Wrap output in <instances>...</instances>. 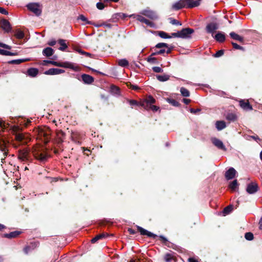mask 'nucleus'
<instances>
[{"mask_svg":"<svg viewBox=\"0 0 262 262\" xmlns=\"http://www.w3.org/2000/svg\"><path fill=\"white\" fill-rule=\"evenodd\" d=\"M158 35L163 38H170L172 37V35L169 36L166 33L163 31H159L158 32Z\"/></svg>","mask_w":262,"mask_h":262,"instance_id":"35","label":"nucleus"},{"mask_svg":"<svg viewBox=\"0 0 262 262\" xmlns=\"http://www.w3.org/2000/svg\"><path fill=\"white\" fill-rule=\"evenodd\" d=\"M250 138H252L256 141L257 140H260V139L258 138L257 136H249Z\"/></svg>","mask_w":262,"mask_h":262,"instance_id":"56","label":"nucleus"},{"mask_svg":"<svg viewBox=\"0 0 262 262\" xmlns=\"http://www.w3.org/2000/svg\"><path fill=\"white\" fill-rule=\"evenodd\" d=\"M232 209V207L231 206H228L224 208L223 213L225 214H229L231 211Z\"/></svg>","mask_w":262,"mask_h":262,"instance_id":"41","label":"nucleus"},{"mask_svg":"<svg viewBox=\"0 0 262 262\" xmlns=\"http://www.w3.org/2000/svg\"><path fill=\"white\" fill-rule=\"evenodd\" d=\"M186 4V7L187 8H193L196 7L200 5V1L195 0H183Z\"/></svg>","mask_w":262,"mask_h":262,"instance_id":"12","label":"nucleus"},{"mask_svg":"<svg viewBox=\"0 0 262 262\" xmlns=\"http://www.w3.org/2000/svg\"><path fill=\"white\" fill-rule=\"evenodd\" d=\"M165 52V50H164V49H161L160 50V51H158V52H156L155 53H153L152 54H151V56L152 55H159V54H163Z\"/></svg>","mask_w":262,"mask_h":262,"instance_id":"51","label":"nucleus"},{"mask_svg":"<svg viewBox=\"0 0 262 262\" xmlns=\"http://www.w3.org/2000/svg\"><path fill=\"white\" fill-rule=\"evenodd\" d=\"M27 8L37 15H40L41 13V6L38 3L29 4L27 5Z\"/></svg>","mask_w":262,"mask_h":262,"instance_id":"5","label":"nucleus"},{"mask_svg":"<svg viewBox=\"0 0 262 262\" xmlns=\"http://www.w3.org/2000/svg\"><path fill=\"white\" fill-rule=\"evenodd\" d=\"M226 119L231 121H234L236 120L237 117L235 114L230 113L227 115Z\"/></svg>","mask_w":262,"mask_h":262,"instance_id":"34","label":"nucleus"},{"mask_svg":"<svg viewBox=\"0 0 262 262\" xmlns=\"http://www.w3.org/2000/svg\"><path fill=\"white\" fill-rule=\"evenodd\" d=\"M15 35L16 38L18 39H21L24 37V33L21 31L18 30L16 31Z\"/></svg>","mask_w":262,"mask_h":262,"instance_id":"39","label":"nucleus"},{"mask_svg":"<svg viewBox=\"0 0 262 262\" xmlns=\"http://www.w3.org/2000/svg\"><path fill=\"white\" fill-rule=\"evenodd\" d=\"M81 77L82 80L85 83L90 84L94 81V78L90 75L83 74Z\"/></svg>","mask_w":262,"mask_h":262,"instance_id":"20","label":"nucleus"},{"mask_svg":"<svg viewBox=\"0 0 262 262\" xmlns=\"http://www.w3.org/2000/svg\"><path fill=\"white\" fill-rule=\"evenodd\" d=\"M1 27L6 32L10 31L11 28L9 22L6 19H2L0 22Z\"/></svg>","mask_w":262,"mask_h":262,"instance_id":"10","label":"nucleus"},{"mask_svg":"<svg viewBox=\"0 0 262 262\" xmlns=\"http://www.w3.org/2000/svg\"><path fill=\"white\" fill-rule=\"evenodd\" d=\"M129 17H133L134 18H136L138 20L144 23L147 25L151 26V23L148 20L146 19L141 15L132 14L130 15Z\"/></svg>","mask_w":262,"mask_h":262,"instance_id":"16","label":"nucleus"},{"mask_svg":"<svg viewBox=\"0 0 262 262\" xmlns=\"http://www.w3.org/2000/svg\"><path fill=\"white\" fill-rule=\"evenodd\" d=\"M186 7V4L183 0H180L176 2L172 6V8L174 10H178Z\"/></svg>","mask_w":262,"mask_h":262,"instance_id":"15","label":"nucleus"},{"mask_svg":"<svg viewBox=\"0 0 262 262\" xmlns=\"http://www.w3.org/2000/svg\"><path fill=\"white\" fill-rule=\"evenodd\" d=\"M20 232L18 231H14L10 233L9 234H7L6 235V236L8 238H12L16 237L17 235L19 234Z\"/></svg>","mask_w":262,"mask_h":262,"instance_id":"36","label":"nucleus"},{"mask_svg":"<svg viewBox=\"0 0 262 262\" xmlns=\"http://www.w3.org/2000/svg\"><path fill=\"white\" fill-rule=\"evenodd\" d=\"M217 29V25L213 23L209 24L206 27L207 31L209 33H212Z\"/></svg>","mask_w":262,"mask_h":262,"instance_id":"23","label":"nucleus"},{"mask_svg":"<svg viewBox=\"0 0 262 262\" xmlns=\"http://www.w3.org/2000/svg\"><path fill=\"white\" fill-rule=\"evenodd\" d=\"M97 8L99 10H102L104 8V5L102 3H98L96 5Z\"/></svg>","mask_w":262,"mask_h":262,"instance_id":"50","label":"nucleus"},{"mask_svg":"<svg viewBox=\"0 0 262 262\" xmlns=\"http://www.w3.org/2000/svg\"><path fill=\"white\" fill-rule=\"evenodd\" d=\"M127 85L128 86H129L130 88H132L133 90H137L139 89V88L138 86L135 85H132L130 83L129 84V85L127 84Z\"/></svg>","mask_w":262,"mask_h":262,"instance_id":"54","label":"nucleus"},{"mask_svg":"<svg viewBox=\"0 0 262 262\" xmlns=\"http://www.w3.org/2000/svg\"><path fill=\"white\" fill-rule=\"evenodd\" d=\"M51 64L54 66H57L59 67H62L64 68H69L75 71H79L78 66L75 65L73 63L70 62H58L57 61H51V60H43V65H47V64Z\"/></svg>","mask_w":262,"mask_h":262,"instance_id":"1","label":"nucleus"},{"mask_svg":"<svg viewBox=\"0 0 262 262\" xmlns=\"http://www.w3.org/2000/svg\"><path fill=\"white\" fill-rule=\"evenodd\" d=\"M212 142L213 144L220 149H221L224 151L226 150V148L224 146L222 141L216 138L212 139Z\"/></svg>","mask_w":262,"mask_h":262,"instance_id":"13","label":"nucleus"},{"mask_svg":"<svg viewBox=\"0 0 262 262\" xmlns=\"http://www.w3.org/2000/svg\"><path fill=\"white\" fill-rule=\"evenodd\" d=\"M156 77L159 81L161 82L166 81L169 79V76L166 74L162 75H157Z\"/></svg>","mask_w":262,"mask_h":262,"instance_id":"29","label":"nucleus"},{"mask_svg":"<svg viewBox=\"0 0 262 262\" xmlns=\"http://www.w3.org/2000/svg\"><path fill=\"white\" fill-rule=\"evenodd\" d=\"M230 35L232 38L234 40H238L239 42H243L244 41V38L243 37L239 36L237 34H236L234 32H231L230 33Z\"/></svg>","mask_w":262,"mask_h":262,"instance_id":"26","label":"nucleus"},{"mask_svg":"<svg viewBox=\"0 0 262 262\" xmlns=\"http://www.w3.org/2000/svg\"><path fill=\"white\" fill-rule=\"evenodd\" d=\"M215 126L219 130H221L225 128L226 126V123L224 121H217L216 122Z\"/></svg>","mask_w":262,"mask_h":262,"instance_id":"25","label":"nucleus"},{"mask_svg":"<svg viewBox=\"0 0 262 262\" xmlns=\"http://www.w3.org/2000/svg\"><path fill=\"white\" fill-rule=\"evenodd\" d=\"M0 150L3 151L4 158L7 155L8 150L6 148V143L0 135Z\"/></svg>","mask_w":262,"mask_h":262,"instance_id":"14","label":"nucleus"},{"mask_svg":"<svg viewBox=\"0 0 262 262\" xmlns=\"http://www.w3.org/2000/svg\"><path fill=\"white\" fill-rule=\"evenodd\" d=\"M194 32V30L190 28H185L176 33L171 34L173 37H179L182 38H187L190 37L191 35Z\"/></svg>","mask_w":262,"mask_h":262,"instance_id":"3","label":"nucleus"},{"mask_svg":"<svg viewBox=\"0 0 262 262\" xmlns=\"http://www.w3.org/2000/svg\"><path fill=\"white\" fill-rule=\"evenodd\" d=\"M128 231L131 234H134L136 233V231L134 230H133V229H132L131 228H128Z\"/></svg>","mask_w":262,"mask_h":262,"instance_id":"58","label":"nucleus"},{"mask_svg":"<svg viewBox=\"0 0 262 262\" xmlns=\"http://www.w3.org/2000/svg\"><path fill=\"white\" fill-rule=\"evenodd\" d=\"M0 54L7 56H14L16 55V53H12L6 50L0 49Z\"/></svg>","mask_w":262,"mask_h":262,"instance_id":"31","label":"nucleus"},{"mask_svg":"<svg viewBox=\"0 0 262 262\" xmlns=\"http://www.w3.org/2000/svg\"><path fill=\"white\" fill-rule=\"evenodd\" d=\"M39 134L40 136H43L45 138V142H48V137L51 135V131L49 128L45 127L39 130Z\"/></svg>","mask_w":262,"mask_h":262,"instance_id":"7","label":"nucleus"},{"mask_svg":"<svg viewBox=\"0 0 262 262\" xmlns=\"http://www.w3.org/2000/svg\"><path fill=\"white\" fill-rule=\"evenodd\" d=\"M188 260V262H198L196 259L192 257L189 258Z\"/></svg>","mask_w":262,"mask_h":262,"instance_id":"60","label":"nucleus"},{"mask_svg":"<svg viewBox=\"0 0 262 262\" xmlns=\"http://www.w3.org/2000/svg\"><path fill=\"white\" fill-rule=\"evenodd\" d=\"M28 152L27 150H20L19 151L18 158L21 161L28 159Z\"/></svg>","mask_w":262,"mask_h":262,"instance_id":"19","label":"nucleus"},{"mask_svg":"<svg viewBox=\"0 0 262 262\" xmlns=\"http://www.w3.org/2000/svg\"><path fill=\"white\" fill-rule=\"evenodd\" d=\"M215 39L219 42H223L225 39L224 34L222 33H218L215 36Z\"/></svg>","mask_w":262,"mask_h":262,"instance_id":"28","label":"nucleus"},{"mask_svg":"<svg viewBox=\"0 0 262 262\" xmlns=\"http://www.w3.org/2000/svg\"><path fill=\"white\" fill-rule=\"evenodd\" d=\"M238 187V183L236 180H234L233 182L230 183L229 185V188L232 190H235Z\"/></svg>","mask_w":262,"mask_h":262,"instance_id":"33","label":"nucleus"},{"mask_svg":"<svg viewBox=\"0 0 262 262\" xmlns=\"http://www.w3.org/2000/svg\"><path fill=\"white\" fill-rule=\"evenodd\" d=\"M64 133L62 130H58L56 132L57 141L58 143L63 142L64 138Z\"/></svg>","mask_w":262,"mask_h":262,"instance_id":"21","label":"nucleus"},{"mask_svg":"<svg viewBox=\"0 0 262 262\" xmlns=\"http://www.w3.org/2000/svg\"><path fill=\"white\" fill-rule=\"evenodd\" d=\"M129 103L131 105H136L137 104V102L135 100H130L129 101Z\"/></svg>","mask_w":262,"mask_h":262,"instance_id":"63","label":"nucleus"},{"mask_svg":"<svg viewBox=\"0 0 262 262\" xmlns=\"http://www.w3.org/2000/svg\"><path fill=\"white\" fill-rule=\"evenodd\" d=\"M258 189L257 184L255 182H251L247 185L246 191L249 194H253L256 192Z\"/></svg>","mask_w":262,"mask_h":262,"instance_id":"6","label":"nucleus"},{"mask_svg":"<svg viewBox=\"0 0 262 262\" xmlns=\"http://www.w3.org/2000/svg\"><path fill=\"white\" fill-rule=\"evenodd\" d=\"M78 18L82 21H85L86 24H90V22L88 20V19L83 15H80Z\"/></svg>","mask_w":262,"mask_h":262,"instance_id":"49","label":"nucleus"},{"mask_svg":"<svg viewBox=\"0 0 262 262\" xmlns=\"http://www.w3.org/2000/svg\"><path fill=\"white\" fill-rule=\"evenodd\" d=\"M153 71L156 73H161L163 72V70L159 67H155L152 68Z\"/></svg>","mask_w":262,"mask_h":262,"instance_id":"45","label":"nucleus"},{"mask_svg":"<svg viewBox=\"0 0 262 262\" xmlns=\"http://www.w3.org/2000/svg\"><path fill=\"white\" fill-rule=\"evenodd\" d=\"M27 73L29 76L35 77L38 73V70L36 68H30L28 70Z\"/></svg>","mask_w":262,"mask_h":262,"instance_id":"27","label":"nucleus"},{"mask_svg":"<svg viewBox=\"0 0 262 262\" xmlns=\"http://www.w3.org/2000/svg\"><path fill=\"white\" fill-rule=\"evenodd\" d=\"M156 60V58L154 57H152L151 56L149 57L147 59V61L149 62H154Z\"/></svg>","mask_w":262,"mask_h":262,"instance_id":"55","label":"nucleus"},{"mask_svg":"<svg viewBox=\"0 0 262 262\" xmlns=\"http://www.w3.org/2000/svg\"><path fill=\"white\" fill-rule=\"evenodd\" d=\"M29 59H17V60H13L9 62V63L12 64H18L23 62L26 61H29Z\"/></svg>","mask_w":262,"mask_h":262,"instance_id":"37","label":"nucleus"},{"mask_svg":"<svg viewBox=\"0 0 262 262\" xmlns=\"http://www.w3.org/2000/svg\"><path fill=\"white\" fill-rule=\"evenodd\" d=\"M58 42L60 45V47L58 49L59 50L64 51L68 48V46L65 40L60 39L58 40Z\"/></svg>","mask_w":262,"mask_h":262,"instance_id":"22","label":"nucleus"},{"mask_svg":"<svg viewBox=\"0 0 262 262\" xmlns=\"http://www.w3.org/2000/svg\"><path fill=\"white\" fill-rule=\"evenodd\" d=\"M33 152L34 157L40 161H45L47 159V156L46 152L40 147L34 148Z\"/></svg>","mask_w":262,"mask_h":262,"instance_id":"4","label":"nucleus"},{"mask_svg":"<svg viewBox=\"0 0 262 262\" xmlns=\"http://www.w3.org/2000/svg\"><path fill=\"white\" fill-rule=\"evenodd\" d=\"M16 143L13 144L14 147L17 148L18 146L25 145L30 140L28 134L23 133H16L15 134Z\"/></svg>","mask_w":262,"mask_h":262,"instance_id":"2","label":"nucleus"},{"mask_svg":"<svg viewBox=\"0 0 262 262\" xmlns=\"http://www.w3.org/2000/svg\"><path fill=\"white\" fill-rule=\"evenodd\" d=\"M103 236H104L103 234L98 235L96 236L94 238H93L91 240V242H92V243H94L96 242L99 239L102 238Z\"/></svg>","mask_w":262,"mask_h":262,"instance_id":"42","label":"nucleus"},{"mask_svg":"<svg viewBox=\"0 0 262 262\" xmlns=\"http://www.w3.org/2000/svg\"><path fill=\"white\" fill-rule=\"evenodd\" d=\"M241 107L246 111L252 110V106L250 104L248 100H241L239 101Z\"/></svg>","mask_w":262,"mask_h":262,"instance_id":"9","label":"nucleus"},{"mask_svg":"<svg viewBox=\"0 0 262 262\" xmlns=\"http://www.w3.org/2000/svg\"><path fill=\"white\" fill-rule=\"evenodd\" d=\"M236 173V171L233 168H230L226 172L225 177L227 180L232 179L235 177Z\"/></svg>","mask_w":262,"mask_h":262,"instance_id":"17","label":"nucleus"},{"mask_svg":"<svg viewBox=\"0 0 262 262\" xmlns=\"http://www.w3.org/2000/svg\"><path fill=\"white\" fill-rule=\"evenodd\" d=\"M64 72V70L56 69V68H52L50 69L49 70L45 72V74L46 75H58Z\"/></svg>","mask_w":262,"mask_h":262,"instance_id":"8","label":"nucleus"},{"mask_svg":"<svg viewBox=\"0 0 262 262\" xmlns=\"http://www.w3.org/2000/svg\"><path fill=\"white\" fill-rule=\"evenodd\" d=\"M183 101L186 104H188L190 102V100L188 99H183Z\"/></svg>","mask_w":262,"mask_h":262,"instance_id":"62","label":"nucleus"},{"mask_svg":"<svg viewBox=\"0 0 262 262\" xmlns=\"http://www.w3.org/2000/svg\"><path fill=\"white\" fill-rule=\"evenodd\" d=\"M173 257L171 254L167 253L164 255V259L166 262H170L173 259Z\"/></svg>","mask_w":262,"mask_h":262,"instance_id":"38","label":"nucleus"},{"mask_svg":"<svg viewBox=\"0 0 262 262\" xmlns=\"http://www.w3.org/2000/svg\"><path fill=\"white\" fill-rule=\"evenodd\" d=\"M42 53L47 57L51 56L53 54L54 50L51 48L47 47L43 50Z\"/></svg>","mask_w":262,"mask_h":262,"instance_id":"24","label":"nucleus"},{"mask_svg":"<svg viewBox=\"0 0 262 262\" xmlns=\"http://www.w3.org/2000/svg\"><path fill=\"white\" fill-rule=\"evenodd\" d=\"M150 108L154 111H157L158 110V107L156 105L151 106Z\"/></svg>","mask_w":262,"mask_h":262,"instance_id":"61","label":"nucleus"},{"mask_svg":"<svg viewBox=\"0 0 262 262\" xmlns=\"http://www.w3.org/2000/svg\"><path fill=\"white\" fill-rule=\"evenodd\" d=\"M103 25H104L105 26L108 27V28H110L111 27V25L110 24H102V25H97L96 27H100V26H102Z\"/></svg>","mask_w":262,"mask_h":262,"instance_id":"64","label":"nucleus"},{"mask_svg":"<svg viewBox=\"0 0 262 262\" xmlns=\"http://www.w3.org/2000/svg\"><path fill=\"white\" fill-rule=\"evenodd\" d=\"M137 228L138 231L140 232V234L142 235H147L148 237H152L154 238L156 237V235L144 229V228H143L139 226H137Z\"/></svg>","mask_w":262,"mask_h":262,"instance_id":"11","label":"nucleus"},{"mask_svg":"<svg viewBox=\"0 0 262 262\" xmlns=\"http://www.w3.org/2000/svg\"><path fill=\"white\" fill-rule=\"evenodd\" d=\"M0 47L7 49H11V47L10 46H8L6 44L0 42Z\"/></svg>","mask_w":262,"mask_h":262,"instance_id":"52","label":"nucleus"},{"mask_svg":"<svg viewBox=\"0 0 262 262\" xmlns=\"http://www.w3.org/2000/svg\"><path fill=\"white\" fill-rule=\"evenodd\" d=\"M232 46H233V48L234 49L244 50V48L241 47V46H239L237 43H234V42H232Z\"/></svg>","mask_w":262,"mask_h":262,"instance_id":"46","label":"nucleus"},{"mask_svg":"<svg viewBox=\"0 0 262 262\" xmlns=\"http://www.w3.org/2000/svg\"><path fill=\"white\" fill-rule=\"evenodd\" d=\"M163 47L168 48V46L166 43H159L156 46V48H162Z\"/></svg>","mask_w":262,"mask_h":262,"instance_id":"44","label":"nucleus"},{"mask_svg":"<svg viewBox=\"0 0 262 262\" xmlns=\"http://www.w3.org/2000/svg\"><path fill=\"white\" fill-rule=\"evenodd\" d=\"M0 13L3 14L7 15L8 14V11L2 7H0Z\"/></svg>","mask_w":262,"mask_h":262,"instance_id":"53","label":"nucleus"},{"mask_svg":"<svg viewBox=\"0 0 262 262\" xmlns=\"http://www.w3.org/2000/svg\"><path fill=\"white\" fill-rule=\"evenodd\" d=\"M170 23L172 25H180V26L181 25V23L180 21H179L177 20L174 19H170Z\"/></svg>","mask_w":262,"mask_h":262,"instance_id":"47","label":"nucleus"},{"mask_svg":"<svg viewBox=\"0 0 262 262\" xmlns=\"http://www.w3.org/2000/svg\"><path fill=\"white\" fill-rule=\"evenodd\" d=\"M118 64L122 67H126L128 66V62L125 59H120L118 61Z\"/></svg>","mask_w":262,"mask_h":262,"instance_id":"32","label":"nucleus"},{"mask_svg":"<svg viewBox=\"0 0 262 262\" xmlns=\"http://www.w3.org/2000/svg\"><path fill=\"white\" fill-rule=\"evenodd\" d=\"M146 101L147 103L152 104L155 103V99L151 96H149L146 100Z\"/></svg>","mask_w":262,"mask_h":262,"instance_id":"43","label":"nucleus"},{"mask_svg":"<svg viewBox=\"0 0 262 262\" xmlns=\"http://www.w3.org/2000/svg\"><path fill=\"white\" fill-rule=\"evenodd\" d=\"M224 54L223 50H219L214 55L215 57H219L222 56Z\"/></svg>","mask_w":262,"mask_h":262,"instance_id":"48","label":"nucleus"},{"mask_svg":"<svg viewBox=\"0 0 262 262\" xmlns=\"http://www.w3.org/2000/svg\"><path fill=\"white\" fill-rule=\"evenodd\" d=\"M246 239L251 241L253 239V234L251 232H247L245 235Z\"/></svg>","mask_w":262,"mask_h":262,"instance_id":"40","label":"nucleus"},{"mask_svg":"<svg viewBox=\"0 0 262 262\" xmlns=\"http://www.w3.org/2000/svg\"><path fill=\"white\" fill-rule=\"evenodd\" d=\"M141 13L143 15H144L151 19H156L157 18V15H156V13L155 12H154L153 11H151L150 10H143V11H142Z\"/></svg>","mask_w":262,"mask_h":262,"instance_id":"18","label":"nucleus"},{"mask_svg":"<svg viewBox=\"0 0 262 262\" xmlns=\"http://www.w3.org/2000/svg\"><path fill=\"white\" fill-rule=\"evenodd\" d=\"M180 92L181 95L184 97H189L190 95V93L189 91L183 87L181 88Z\"/></svg>","mask_w":262,"mask_h":262,"instance_id":"30","label":"nucleus"},{"mask_svg":"<svg viewBox=\"0 0 262 262\" xmlns=\"http://www.w3.org/2000/svg\"><path fill=\"white\" fill-rule=\"evenodd\" d=\"M7 124H6L5 123H3L2 122L0 121V127H2L3 128H5L7 127Z\"/></svg>","mask_w":262,"mask_h":262,"instance_id":"57","label":"nucleus"},{"mask_svg":"<svg viewBox=\"0 0 262 262\" xmlns=\"http://www.w3.org/2000/svg\"><path fill=\"white\" fill-rule=\"evenodd\" d=\"M56 41L55 40H52V41L49 42L48 45L51 46H53L56 44Z\"/></svg>","mask_w":262,"mask_h":262,"instance_id":"59","label":"nucleus"}]
</instances>
